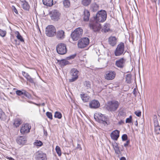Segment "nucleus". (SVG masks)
<instances>
[{"label":"nucleus","mask_w":160,"mask_h":160,"mask_svg":"<svg viewBox=\"0 0 160 160\" xmlns=\"http://www.w3.org/2000/svg\"><path fill=\"white\" fill-rule=\"evenodd\" d=\"M120 132L118 130L113 131L111 134V137L112 139L117 140L119 136Z\"/></svg>","instance_id":"20"},{"label":"nucleus","mask_w":160,"mask_h":160,"mask_svg":"<svg viewBox=\"0 0 160 160\" xmlns=\"http://www.w3.org/2000/svg\"><path fill=\"white\" fill-rule=\"evenodd\" d=\"M46 115L47 117L50 119L51 120L52 119V116L51 112H48L46 113Z\"/></svg>","instance_id":"44"},{"label":"nucleus","mask_w":160,"mask_h":160,"mask_svg":"<svg viewBox=\"0 0 160 160\" xmlns=\"http://www.w3.org/2000/svg\"><path fill=\"white\" fill-rule=\"evenodd\" d=\"M94 118L96 121L103 124L104 126L108 124L107 122L108 119V117L104 115L101 113L96 114L94 115Z\"/></svg>","instance_id":"3"},{"label":"nucleus","mask_w":160,"mask_h":160,"mask_svg":"<svg viewBox=\"0 0 160 160\" xmlns=\"http://www.w3.org/2000/svg\"><path fill=\"white\" fill-rule=\"evenodd\" d=\"M120 160H126V159L124 157H122L120 159Z\"/></svg>","instance_id":"56"},{"label":"nucleus","mask_w":160,"mask_h":160,"mask_svg":"<svg viewBox=\"0 0 160 160\" xmlns=\"http://www.w3.org/2000/svg\"><path fill=\"white\" fill-rule=\"evenodd\" d=\"M130 143V140H128L127 141V142H126L124 144V146H125V147H127L128 145Z\"/></svg>","instance_id":"49"},{"label":"nucleus","mask_w":160,"mask_h":160,"mask_svg":"<svg viewBox=\"0 0 160 160\" xmlns=\"http://www.w3.org/2000/svg\"><path fill=\"white\" fill-rule=\"evenodd\" d=\"M83 31L80 28L76 29L71 34V37L73 41L78 40L82 37Z\"/></svg>","instance_id":"2"},{"label":"nucleus","mask_w":160,"mask_h":160,"mask_svg":"<svg viewBox=\"0 0 160 160\" xmlns=\"http://www.w3.org/2000/svg\"><path fill=\"white\" fill-rule=\"evenodd\" d=\"M6 31L0 29V35L2 37H4L6 34Z\"/></svg>","instance_id":"41"},{"label":"nucleus","mask_w":160,"mask_h":160,"mask_svg":"<svg viewBox=\"0 0 160 160\" xmlns=\"http://www.w3.org/2000/svg\"><path fill=\"white\" fill-rule=\"evenodd\" d=\"M45 32L48 36L52 37L56 34V28L53 25H48L46 28Z\"/></svg>","instance_id":"6"},{"label":"nucleus","mask_w":160,"mask_h":160,"mask_svg":"<svg viewBox=\"0 0 160 160\" xmlns=\"http://www.w3.org/2000/svg\"><path fill=\"white\" fill-rule=\"evenodd\" d=\"M135 89H134V91H133V92H134L133 93H134V94H135V92H136V91H135Z\"/></svg>","instance_id":"58"},{"label":"nucleus","mask_w":160,"mask_h":160,"mask_svg":"<svg viewBox=\"0 0 160 160\" xmlns=\"http://www.w3.org/2000/svg\"><path fill=\"white\" fill-rule=\"evenodd\" d=\"M22 119L19 118H16L12 120V125L14 128H18L22 123Z\"/></svg>","instance_id":"16"},{"label":"nucleus","mask_w":160,"mask_h":160,"mask_svg":"<svg viewBox=\"0 0 160 160\" xmlns=\"http://www.w3.org/2000/svg\"><path fill=\"white\" fill-rule=\"evenodd\" d=\"M56 35L57 38L58 40H62L65 37V32L62 30L58 31Z\"/></svg>","instance_id":"21"},{"label":"nucleus","mask_w":160,"mask_h":160,"mask_svg":"<svg viewBox=\"0 0 160 160\" xmlns=\"http://www.w3.org/2000/svg\"><path fill=\"white\" fill-rule=\"evenodd\" d=\"M136 123H135V125H138V122H137V121H136Z\"/></svg>","instance_id":"61"},{"label":"nucleus","mask_w":160,"mask_h":160,"mask_svg":"<svg viewBox=\"0 0 160 160\" xmlns=\"http://www.w3.org/2000/svg\"><path fill=\"white\" fill-rule=\"evenodd\" d=\"M51 19L53 21H58L60 19V13L57 10H54L51 12Z\"/></svg>","instance_id":"13"},{"label":"nucleus","mask_w":160,"mask_h":160,"mask_svg":"<svg viewBox=\"0 0 160 160\" xmlns=\"http://www.w3.org/2000/svg\"><path fill=\"white\" fill-rule=\"evenodd\" d=\"M136 123H135V125H138V122H137V121H136Z\"/></svg>","instance_id":"60"},{"label":"nucleus","mask_w":160,"mask_h":160,"mask_svg":"<svg viewBox=\"0 0 160 160\" xmlns=\"http://www.w3.org/2000/svg\"><path fill=\"white\" fill-rule=\"evenodd\" d=\"M92 0H82V3L84 6H87L91 3Z\"/></svg>","instance_id":"33"},{"label":"nucleus","mask_w":160,"mask_h":160,"mask_svg":"<svg viewBox=\"0 0 160 160\" xmlns=\"http://www.w3.org/2000/svg\"><path fill=\"white\" fill-rule=\"evenodd\" d=\"M54 117L55 118L60 119L62 118V115L60 112H56L55 113Z\"/></svg>","instance_id":"40"},{"label":"nucleus","mask_w":160,"mask_h":160,"mask_svg":"<svg viewBox=\"0 0 160 160\" xmlns=\"http://www.w3.org/2000/svg\"><path fill=\"white\" fill-rule=\"evenodd\" d=\"M110 25L109 23H106L104 24L102 29V31L104 32H108L110 30Z\"/></svg>","instance_id":"26"},{"label":"nucleus","mask_w":160,"mask_h":160,"mask_svg":"<svg viewBox=\"0 0 160 160\" xmlns=\"http://www.w3.org/2000/svg\"><path fill=\"white\" fill-rule=\"evenodd\" d=\"M100 106L99 102L95 99L92 100L89 103V107L93 109H96L98 108Z\"/></svg>","instance_id":"15"},{"label":"nucleus","mask_w":160,"mask_h":160,"mask_svg":"<svg viewBox=\"0 0 160 160\" xmlns=\"http://www.w3.org/2000/svg\"><path fill=\"white\" fill-rule=\"evenodd\" d=\"M78 71L75 68H72L71 70V82L76 80L78 78Z\"/></svg>","instance_id":"12"},{"label":"nucleus","mask_w":160,"mask_h":160,"mask_svg":"<svg viewBox=\"0 0 160 160\" xmlns=\"http://www.w3.org/2000/svg\"><path fill=\"white\" fill-rule=\"evenodd\" d=\"M107 13L105 10H100L98 12L95 16L94 17V20L97 22H103L107 18Z\"/></svg>","instance_id":"1"},{"label":"nucleus","mask_w":160,"mask_h":160,"mask_svg":"<svg viewBox=\"0 0 160 160\" xmlns=\"http://www.w3.org/2000/svg\"><path fill=\"white\" fill-rule=\"evenodd\" d=\"M5 116L4 112H3L2 109L0 108V119L1 120H3L5 118Z\"/></svg>","instance_id":"39"},{"label":"nucleus","mask_w":160,"mask_h":160,"mask_svg":"<svg viewBox=\"0 0 160 160\" xmlns=\"http://www.w3.org/2000/svg\"><path fill=\"white\" fill-rule=\"evenodd\" d=\"M78 0H71V2L72 3H74V2H77Z\"/></svg>","instance_id":"54"},{"label":"nucleus","mask_w":160,"mask_h":160,"mask_svg":"<svg viewBox=\"0 0 160 160\" xmlns=\"http://www.w3.org/2000/svg\"><path fill=\"white\" fill-rule=\"evenodd\" d=\"M43 4L47 6L51 7L53 5V0H42Z\"/></svg>","instance_id":"29"},{"label":"nucleus","mask_w":160,"mask_h":160,"mask_svg":"<svg viewBox=\"0 0 160 160\" xmlns=\"http://www.w3.org/2000/svg\"><path fill=\"white\" fill-rule=\"evenodd\" d=\"M132 75L130 74H128L126 75V81L127 83H130L131 82Z\"/></svg>","instance_id":"34"},{"label":"nucleus","mask_w":160,"mask_h":160,"mask_svg":"<svg viewBox=\"0 0 160 160\" xmlns=\"http://www.w3.org/2000/svg\"><path fill=\"white\" fill-rule=\"evenodd\" d=\"M81 98L84 102H88L90 98V97L86 94H81Z\"/></svg>","instance_id":"24"},{"label":"nucleus","mask_w":160,"mask_h":160,"mask_svg":"<svg viewBox=\"0 0 160 160\" xmlns=\"http://www.w3.org/2000/svg\"><path fill=\"white\" fill-rule=\"evenodd\" d=\"M108 41L109 44L112 46H115L117 43V39L115 37H110Z\"/></svg>","instance_id":"22"},{"label":"nucleus","mask_w":160,"mask_h":160,"mask_svg":"<svg viewBox=\"0 0 160 160\" xmlns=\"http://www.w3.org/2000/svg\"><path fill=\"white\" fill-rule=\"evenodd\" d=\"M76 149H79V150H81L82 148L81 147L80 145L78 144H77V146L76 147Z\"/></svg>","instance_id":"51"},{"label":"nucleus","mask_w":160,"mask_h":160,"mask_svg":"<svg viewBox=\"0 0 160 160\" xmlns=\"http://www.w3.org/2000/svg\"><path fill=\"white\" fill-rule=\"evenodd\" d=\"M155 132L157 134H160V127L159 126L155 127Z\"/></svg>","instance_id":"42"},{"label":"nucleus","mask_w":160,"mask_h":160,"mask_svg":"<svg viewBox=\"0 0 160 160\" xmlns=\"http://www.w3.org/2000/svg\"><path fill=\"white\" fill-rule=\"evenodd\" d=\"M126 62V59L123 58H120L115 62V65L118 68H123L125 66Z\"/></svg>","instance_id":"14"},{"label":"nucleus","mask_w":160,"mask_h":160,"mask_svg":"<svg viewBox=\"0 0 160 160\" xmlns=\"http://www.w3.org/2000/svg\"><path fill=\"white\" fill-rule=\"evenodd\" d=\"M119 103L118 101L115 100L109 102L108 103L107 108L111 112L116 111L118 107Z\"/></svg>","instance_id":"5"},{"label":"nucleus","mask_w":160,"mask_h":160,"mask_svg":"<svg viewBox=\"0 0 160 160\" xmlns=\"http://www.w3.org/2000/svg\"><path fill=\"white\" fill-rule=\"evenodd\" d=\"M99 8L98 5L96 3H93L92 5V11L95 12L97 11Z\"/></svg>","instance_id":"32"},{"label":"nucleus","mask_w":160,"mask_h":160,"mask_svg":"<svg viewBox=\"0 0 160 160\" xmlns=\"http://www.w3.org/2000/svg\"><path fill=\"white\" fill-rule=\"evenodd\" d=\"M59 64L61 67H63L69 63V61L65 59H62L60 60H58Z\"/></svg>","instance_id":"27"},{"label":"nucleus","mask_w":160,"mask_h":160,"mask_svg":"<svg viewBox=\"0 0 160 160\" xmlns=\"http://www.w3.org/2000/svg\"><path fill=\"white\" fill-rule=\"evenodd\" d=\"M89 26L90 29L95 32H98L101 28V24L94 20H90Z\"/></svg>","instance_id":"4"},{"label":"nucleus","mask_w":160,"mask_h":160,"mask_svg":"<svg viewBox=\"0 0 160 160\" xmlns=\"http://www.w3.org/2000/svg\"><path fill=\"white\" fill-rule=\"evenodd\" d=\"M16 94L19 96H21L22 95H25V92H23L22 91L20 90H17L16 91Z\"/></svg>","instance_id":"43"},{"label":"nucleus","mask_w":160,"mask_h":160,"mask_svg":"<svg viewBox=\"0 0 160 160\" xmlns=\"http://www.w3.org/2000/svg\"><path fill=\"white\" fill-rule=\"evenodd\" d=\"M125 45L123 42H120L117 46L114 51V54L116 56H120L123 53L124 51Z\"/></svg>","instance_id":"7"},{"label":"nucleus","mask_w":160,"mask_h":160,"mask_svg":"<svg viewBox=\"0 0 160 160\" xmlns=\"http://www.w3.org/2000/svg\"><path fill=\"white\" fill-rule=\"evenodd\" d=\"M154 1L156 3H159V0H154Z\"/></svg>","instance_id":"57"},{"label":"nucleus","mask_w":160,"mask_h":160,"mask_svg":"<svg viewBox=\"0 0 160 160\" xmlns=\"http://www.w3.org/2000/svg\"><path fill=\"white\" fill-rule=\"evenodd\" d=\"M122 140L123 141H125L128 140V137L126 134L123 135L122 137Z\"/></svg>","instance_id":"46"},{"label":"nucleus","mask_w":160,"mask_h":160,"mask_svg":"<svg viewBox=\"0 0 160 160\" xmlns=\"http://www.w3.org/2000/svg\"><path fill=\"white\" fill-rule=\"evenodd\" d=\"M35 160H47L46 153L41 151H38L35 154Z\"/></svg>","instance_id":"11"},{"label":"nucleus","mask_w":160,"mask_h":160,"mask_svg":"<svg viewBox=\"0 0 160 160\" xmlns=\"http://www.w3.org/2000/svg\"><path fill=\"white\" fill-rule=\"evenodd\" d=\"M14 12L16 14H18V12L17 10V9L15 8L13 10Z\"/></svg>","instance_id":"55"},{"label":"nucleus","mask_w":160,"mask_h":160,"mask_svg":"<svg viewBox=\"0 0 160 160\" xmlns=\"http://www.w3.org/2000/svg\"><path fill=\"white\" fill-rule=\"evenodd\" d=\"M132 116H130L129 118H128L126 119V123H131L132 122Z\"/></svg>","instance_id":"45"},{"label":"nucleus","mask_w":160,"mask_h":160,"mask_svg":"<svg viewBox=\"0 0 160 160\" xmlns=\"http://www.w3.org/2000/svg\"><path fill=\"white\" fill-rule=\"evenodd\" d=\"M153 121L154 123V126L155 127L159 126V125L158 122V120L157 117L156 115H154V116Z\"/></svg>","instance_id":"37"},{"label":"nucleus","mask_w":160,"mask_h":160,"mask_svg":"<svg viewBox=\"0 0 160 160\" xmlns=\"http://www.w3.org/2000/svg\"><path fill=\"white\" fill-rule=\"evenodd\" d=\"M112 145L115 153L118 155H119L120 154L121 152L118 143L116 142H114L112 143Z\"/></svg>","instance_id":"23"},{"label":"nucleus","mask_w":160,"mask_h":160,"mask_svg":"<svg viewBox=\"0 0 160 160\" xmlns=\"http://www.w3.org/2000/svg\"><path fill=\"white\" fill-rule=\"evenodd\" d=\"M31 128V126L29 124H23L21 127L20 132L22 135L27 134L30 132Z\"/></svg>","instance_id":"10"},{"label":"nucleus","mask_w":160,"mask_h":160,"mask_svg":"<svg viewBox=\"0 0 160 160\" xmlns=\"http://www.w3.org/2000/svg\"><path fill=\"white\" fill-rule=\"evenodd\" d=\"M141 112L140 111L138 110L135 112V114L138 117H140L141 116Z\"/></svg>","instance_id":"48"},{"label":"nucleus","mask_w":160,"mask_h":160,"mask_svg":"<svg viewBox=\"0 0 160 160\" xmlns=\"http://www.w3.org/2000/svg\"><path fill=\"white\" fill-rule=\"evenodd\" d=\"M22 73L23 76L26 79L27 81L31 83L35 84L34 79L32 78L28 73L24 71H22Z\"/></svg>","instance_id":"18"},{"label":"nucleus","mask_w":160,"mask_h":160,"mask_svg":"<svg viewBox=\"0 0 160 160\" xmlns=\"http://www.w3.org/2000/svg\"><path fill=\"white\" fill-rule=\"evenodd\" d=\"M34 145L37 147H41L43 145V143L40 140H36L34 142Z\"/></svg>","instance_id":"35"},{"label":"nucleus","mask_w":160,"mask_h":160,"mask_svg":"<svg viewBox=\"0 0 160 160\" xmlns=\"http://www.w3.org/2000/svg\"><path fill=\"white\" fill-rule=\"evenodd\" d=\"M116 75V74L115 72L108 71L107 72L105 78L107 80H112L114 78Z\"/></svg>","instance_id":"17"},{"label":"nucleus","mask_w":160,"mask_h":160,"mask_svg":"<svg viewBox=\"0 0 160 160\" xmlns=\"http://www.w3.org/2000/svg\"><path fill=\"white\" fill-rule=\"evenodd\" d=\"M77 54L76 53L74 54L73 55H71V59H73L76 56Z\"/></svg>","instance_id":"50"},{"label":"nucleus","mask_w":160,"mask_h":160,"mask_svg":"<svg viewBox=\"0 0 160 160\" xmlns=\"http://www.w3.org/2000/svg\"><path fill=\"white\" fill-rule=\"evenodd\" d=\"M22 5V8L24 10L29 11L30 9V6L28 3L26 1L23 2Z\"/></svg>","instance_id":"28"},{"label":"nucleus","mask_w":160,"mask_h":160,"mask_svg":"<svg viewBox=\"0 0 160 160\" xmlns=\"http://www.w3.org/2000/svg\"><path fill=\"white\" fill-rule=\"evenodd\" d=\"M6 158L7 159H9V160H15L13 158L8 156H7Z\"/></svg>","instance_id":"52"},{"label":"nucleus","mask_w":160,"mask_h":160,"mask_svg":"<svg viewBox=\"0 0 160 160\" xmlns=\"http://www.w3.org/2000/svg\"><path fill=\"white\" fill-rule=\"evenodd\" d=\"M118 115L124 117L126 115V113L123 111H121L119 112Z\"/></svg>","instance_id":"47"},{"label":"nucleus","mask_w":160,"mask_h":160,"mask_svg":"<svg viewBox=\"0 0 160 160\" xmlns=\"http://www.w3.org/2000/svg\"><path fill=\"white\" fill-rule=\"evenodd\" d=\"M89 12L87 10H85L84 12V21L86 22L88 21L89 20Z\"/></svg>","instance_id":"25"},{"label":"nucleus","mask_w":160,"mask_h":160,"mask_svg":"<svg viewBox=\"0 0 160 160\" xmlns=\"http://www.w3.org/2000/svg\"><path fill=\"white\" fill-rule=\"evenodd\" d=\"M124 123V121L122 120H121L120 121H119L118 122V124L119 125H121Z\"/></svg>","instance_id":"53"},{"label":"nucleus","mask_w":160,"mask_h":160,"mask_svg":"<svg viewBox=\"0 0 160 160\" xmlns=\"http://www.w3.org/2000/svg\"><path fill=\"white\" fill-rule=\"evenodd\" d=\"M62 4L64 8H68L70 6V1L69 0H64L62 2Z\"/></svg>","instance_id":"31"},{"label":"nucleus","mask_w":160,"mask_h":160,"mask_svg":"<svg viewBox=\"0 0 160 160\" xmlns=\"http://www.w3.org/2000/svg\"><path fill=\"white\" fill-rule=\"evenodd\" d=\"M27 141L25 137L20 136L17 138L16 139L17 143L20 145H23L25 144Z\"/></svg>","instance_id":"19"},{"label":"nucleus","mask_w":160,"mask_h":160,"mask_svg":"<svg viewBox=\"0 0 160 160\" xmlns=\"http://www.w3.org/2000/svg\"><path fill=\"white\" fill-rule=\"evenodd\" d=\"M89 42V40L88 38H83L78 41V48H83L87 47Z\"/></svg>","instance_id":"9"},{"label":"nucleus","mask_w":160,"mask_h":160,"mask_svg":"<svg viewBox=\"0 0 160 160\" xmlns=\"http://www.w3.org/2000/svg\"><path fill=\"white\" fill-rule=\"evenodd\" d=\"M135 89H134V91H133V92H134L133 93H134V94H135V92H136V91H135Z\"/></svg>","instance_id":"59"},{"label":"nucleus","mask_w":160,"mask_h":160,"mask_svg":"<svg viewBox=\"0 0 160 160\" xmlns=\"http://www.w3.org/2000/svg\"><path fill=\"white\" fill-rule=\"evenodd\" d=\"M84 86L87 89L91 88V83L88 81H85L84 83Z\"/></svg>","instance_id":"36"},{"label":"nucleus","mask_w":160,"mask_h":160,"mask_svg":"<svg viewBox=\"0 0 160 160\" xmlns=\"http://www.w3.org/2000/svg\"><path fill=\"white\" fill-rule=\"evenodd\" d=\"M55 150L59 156L61 155L62 153L60 147L58 146H57L55 148Z\"/></svg>","instance_id":"38"},{"label":"nucleus","mask_w":160,"mask_h":160,"mask_svg":"<svg viewBox=\"0 0 160 160\" xmlns=\"http://www.w3.org/2000/svg\"><path fill=\"white\" fill-rule=\"evenodd\" d=\"M14 33L18 40L21 42H24V39L18 31H15Z\"/></svg>","instance_id":"30"},{"label":"nucleus","mask_w":160,"mask_h":160,"mask_svg":"<svg viewBox=\"0 0 160 160\" xmlns=\"http://www.w3.org/2000/svg\"><path fill=\"white\" fill-rule=\"evenodd\" d=\"M57 52L59 54L64 55L67 52L66 45L63 43H60L56 47Z\"/></svg>","instance_id":"8"}]
</instances>
